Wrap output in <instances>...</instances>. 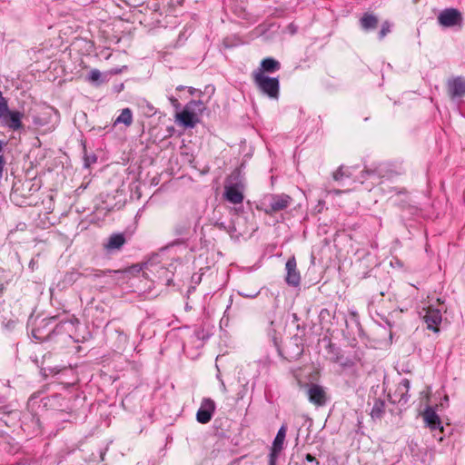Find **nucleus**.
Returning <instances> with one entry per match:
<instances>
[{
  "label": "nucleus",
  "instance_id": "nucleus-9",
  "mask_svg": "<svg viewBox=\"0 0 465 465\" xmlns=\"http://www.w3.org/2000/svg\"><path fill=\"white\" fill-rule=\"evenodd\" d=\"M307 395L310 402L317 406H323L327 401L324 389L318 384H312L307 391Z\"/></svg>",
  "mask_w": 465,
  "mask_h": 465
},
{
  "label": "nucleus",
  "instance_id": "nucleus-34",
  "mask_svg": "<svg viewBox=\"0 0 465 465\" xmlns=\"http://www.w3.org/2000/svg\"><path fill=\"white\" fill-rule=\"evenodd\" d=\"M4 148V143L0 141V153L3 151Z\"/></svg>",
  "mask_w": 465,
  "mask_h": 465
},
{
  "label": "nucleus",
  "instance_id": "nucleus-21",
  "mask_svg": "<svg viewBox=\"0 0 465 465\" xmlns=\"http://www.w3.org/2000/svg\"><path fill=\"white\" fill-rule=\"evenodd\" d=\"M9 111L7 100L3 96V94L0 91V120L4 118Z\"/></svg>",
  "mask_w": 465,
  "mask_h": 465
},
{
  "label": "nucleus",
  "instance_id": "nucleus-19",
  "mask_svg": "<svg viewBox=\"0 0 465 465\" xmlns=\"http://www.w3.org/2000/svg\"><path fill=\"white\" fill-rule=\"evenodd\" d=\"M377 24L378 19L372 15L366 14L361 19V25L365 30L375 28Z\"/></svg>",
  "mask_w": 465,
  "mask_h": 465
},
{
  "label": "nucleus",
  "instance_id": "nucleus-13",
  "mask_svg": "<svg viewBox=\"0 0 465 465\" xmlns=\"http://www.w3.org/2000/svg\"><path fill=\"white\" fill-rule=\"evenodd\" d=\"M125 243V237L123 233H114L109 238L107 242L104 244V248L108 251L120 250Z\"/></svg>",
  "mask_w": 465,
  "mask_h": 465
},
{
  "label": "nucleus",
  "instance_id": "nucleus-29",
  "mask_svg": "<svg viewBox=\"0 0 465 465\" xmlns=\"http://www.w3.org/2000/svg\"><path fill=\"white\" fill-rule=\"evenodd\" d=\"M259 292H254V293H250V292H247V293H243V292H241L240 294L243 297H247V298H255L257 295H258Z\"/></svg>",
  "mask_w": 465,
  "mask_h": 465
},
{
  "label": "nucleus",
  "instance_id": "nucleus-27",
  "mask_svg": "<svg viewBox=\"0 0 465 465\" xmlns=\"http://www.w3.org/2000/svg\"><path fill=\"white\" fill-rule=\"evenodd\" d=\"M96 162V156L91 155L84 158V166L89 167L92 163Z\"/></svg>",
  "mask_w": 465,
  "mask_h": 465
},
{
  "label": "nucleus",
  "instance_id": "nucleus-39",
  "mask_svg": "<svg viewBox=\"0 0 465 465\" xmlns=\"http://www.w3.org/2000/svg\"><path fill=\"white\" fill-rule=\"evenodd\" d=\"M114 272L119 273V272H121V271H114Z\"/></svg>",
  "mask_w": 465,
  "mask_h": 465
},
{
  "label": "nucleus",
  "instance_id": "nucleus-8",
  "mask_svg": "<svg viewBox=\"0 0 465 465\" xmlns=\"http://www.w3.org/2000/svg\"><path fill=\"white\" fill-rule=\"evenodd\" d=\"M286 277L285 281L289 285L293 287H297L301 282V275L299 271L297 270V263L294 257L288 259L286 264Z\"/></svg>",
  "mask_w": 465,
  "mask_h": 465
},
{
  "label": "nucleus",
  "instance_id": "nucleus-18",
  "mask_svg": "<svg viewBox=\"0 0 465 465\" xmlns=\"http://www.w3.org/2000/svg\"><path fill=\"white\" fill-rule=\"evenodd\" d=\"M385 413V402L381 399H377L372 406L371 416L374 420H380Z\"/></svg>",
  "mask_w": 465,
  "mask_h": 465
},
{
  "label": "nucleus",
  "instance_id": "nucleus-32",
  "mask_svg": "<svg viewBox=\"0 0 465 465\" xmlns=\"http://www.w3.org/2000/svg\"><path fill=\"white\" fill-rule=\"evenodd\" d=\"M188 90H189V93H190L191 94H193L195 93V89H194V88H193V87H189V89H188Z\"/></svg>",
  "mask_w": 465,
  "mask_h": 465
},
{
  "label": "nucleus",
  "instance_id": "nucleus-20",
  "mask_svg": "<svg viewBox=\"0 0 465 465\" xmlns=\"http://www.w3.org/2000/svg\"><path fill=\"white\" fill-rule=\"evenodd\" d=\"M123 123L126 126H130L133 123L132 111L129 108L123 109L121 114L116 118L114 124Z\"/></svg>",
  "mask_w": 465,
  "mask_h": 465
},
{
  "label": "nucleus",
  "instance_id": "nucleus-35",
  "mask_svg": "<svg viewBox=\"0 0 465 465\" xmlns=\"http://www.w3.org/2000/svg\"><path fill=\"white\" fill-rule=\"evenodd\" d=\"M177 90L181 91V90H183L184 89V86L183 85H179L177 86L176 88Z\"/></svg>",
  "mask_w": 465,
  "mask_h": 465
},
{
  "label": "nucleus",
  "instance_id": "nucleus-3",
  "mask_svg": "<svg viewBox=\"0 0 465 465\" xmlns=\"http://www.w3.org/2000/svg\"><path fill=\"white\" fill-rule=\"evenodd\" d=\"M194 110L202 113L204 110V105L202 101H191L184 108L183 112L177 114L178 120L185 127L193 128L198 123V118Z\"/></svg>",
  "mask_w": 465,
  "mask_h": 465
},
{
  "label": "nucleus",
  "instance_id": "nucleus-1",
  "mask_svg": "<svg viewBox=\"0 0 465 465\" xmlns=\"http://www.w3.org/2000/svg\"><path fill=\"white\" fill-rule=\"evenodd\" d=\"M253 82L258 90L272 100H278L280 95V82L278 77H270L262 71L253 72Z\"/></svg>",
  "mask_w": 465,
  "mask_h": 465
},
{
  "label": "nucleus",
  "instance_id": "nucleus-14",
  "mask_svg": "<svg viewBox=\"0 0 465 465\" xmlns=\"http://www.w3.org/2000/svg\"><path fill=\"white\" fill-rule=\"evenodd\" d=\"M411 387L410 381L408 379H402L401 381L399 383L397 389H396V395L399 396V402L400 403H407L410 395H409V390Z\"/></svg>",
  "mask_w": 465,
  "mask_h": 465
},
{
  "label": "nucleus",
  "instance_id": "nucleus-12",
  "mask_svg": "<svg viewBox=\"0 0 465 465\" xmlns=\"http://www.w3.org/2000/svg\"><path fill=\"white\" fill-rule=\"evenodd\" d=\"M23 117V114L18 111H9L4 118L1 120L3 121V124L6 127H8L11 130H19L22 128V122L21 119Z\"/></svg>",
  "mask_w": 465,
  "mask_h": 465
},
{
  "label": "nucleus",
  "instance_id": "nucleus-37",
  "mask_svg": "<svg viewBox=\"0 0 465 465\" xmlns=\"http://www.w3.org/2000/svg\"><path fill=\"white\" fill-rule=\"evenodd\" d=\"M4 288H5V287H4V284H3V283H0V292H3Z\"/></svg>",
  "mask_w": 465,
  "mask_h": 465
},
{
  "label": "nucleus",
  "instance_id": "nucleus-30",
  "mask_svg": "<svg viewBox=\"0 0 465 465\" xmlns=\"http://www.w3.org/2000/svg\"><path fill=\"white\" fill-rule=\"evenodd\" d=\"M373 173H374V171L366 169L361 172V179H365V174L370 175V174H373Z\"/></svg>",
  "mask_w": 465,
  "mask_h": 465
},
{
  "label": "nucleus",
  "instance_id": "nucleus-36",
  "mask_svg": "<svg viewBox=\"0 0 465 465\" xmlns=\"http://www.w3.org/2000/svg\"><path fill=\"white\" fill-rule=\"evenodd\" d=\"M55 319H56V317L54 316V317H51V318H49V319H48V321H49V322H54V321H55Z\"/></svg>",
  "mask_w": 465,
  "mask_h": 465
},
{
  "label": "nucleus",
  "instance_id": "nucleus-5",
  "mask_svg": "<svg viewBox=\"0 0 465 465\" xmlns=\"http://www.w3.org/2000/svg\"><path fill=\"white\" fill-rule=\"evenodd\" d=\"M438 22L444 27L460 25L462 22V15L456 8H446L438 15Z\"/></svg>",
  "mask_w": 465,
  "mask_h": 465
},
{
  "label": "nucleus",
  "instance_id": "nucleus-11",
  "mask_svg": "<svg viewBox=\"0 0 465 465\" xmlns=\"http://www.w3.org/2000/svg\"><path fill=\"white\" fill-rule=\"evenodd\" d=\"M448 91L451 98L465 95V79L456 77L448 81Z\"/></svg>",
  "mask_w": 465,
  "mask_h": 465
},
{
  "label": "nucleus",
  "instance_id": "nucleus-7",
  "mask_svg": "<svg viewBox=\"0 0 465 465\" xmlns=\"http://www.w3.org/2000/svg\"><path fill=\"white\" fill-rule=\"evenodd\" d=\"M421 415L425 425L429 427L431 430H439L441 432H443L444 428L441 424L440 418L436 413V411L433 407H426Z\"/></svg>",
  "mask_w": 465,
  "mask_h": 465
},
{
  "label": "nucleus",
  "instance_id": "nucleus-38",
  "mask_svg": "<svg viewBox=\"0 0 465 465\" xmlns=\"http://www.w3.org/2000/svg\"><path fill=\"white\" fill-rule=\"evenodd\" d=\"M34 337H35V339H39V337L35 334V331H34Z\"/></svg>",
  "mask_w": 465,
  "mask_h": 465
},
{
  "label": "nucleus",
  "instance_id": "nucleus-16",
  "mask_svg": "<svg viewBox=\"0 0 465 465\" xmlns=\"http://www.w3.org/2000/svg\"><path fill=\"white\" fill-rule=\"evenodd\" d=\"M286 430H287L286 426L282 425V427L279 429V430L276 434V437L272 442V449H274V450H276V451H282V450L283 448V442L285 440V436H286Z\"/></svg>",
  "mask_w": 465,
  "mask_h": 465
},
{
  "label": "nucleus",
  "instance_id": "nucleus-15",
  "mask_svg": "<svg viewBox=\"0 0 465 465\" xmlns=\"http://www.w3.org/2000/svg\"><path fill=\"white\" fill-rule=\"evenodd\" d=\"M281 67L280 63L271 57L265 58L261 62V67L257 71H262L263 74L267 73H274L278 71Z\"/></svg>",
  "mask_w": 465,
  "mask_h": 465
},
{
  "label": "nucleus",
  "instance_id": "nucleus-33",
  "mask_svg": "<svg viewBox=\"0 0 465 465\" xmlns=\"http://www.w3.org/2000/svg\"><path fill=\"white\" fill-rule=\"evenodd\" d=\"M448 401H449V397H448V395H445L443 398V402L448 403Z\"/></svg>",
  "mask_w": 465,
  "mask_h": 465
},
{
  "label": "nucleus",
  "instance_id": "nucleus-22",
  "mask_svg": "<svg viewBox=\"0 0 465 465\" xmlns=\"http://www.w3.org/2000/svg\"><path fill=\"white\" fill-rule=\"evenodd\" d=\"M351 173L349 169L344 170L342 166H341L337 171H335L332 174V177L335 181H340L343 177H350Z\"/></svg>",
  "mask_w": 465,
  "mask_h": 465
},
{
  "label": "nucleus",
  "instance_id": "nucleus-28",
  "mask_svg": "<svg viewBox=\"0 0 465 465\" xmlns=\"http://www.w3.org/2000/svg\"><path fill=\"white\" fill-rule=\"evenodd\" d=\"M305 459H306V460H308L310 462H313L314 461L316 463V465H319V461L315 459V457H313L311 454H307Z\"/></svg>",
  "mask_w": 465,
  "mask_h": 465
},
{
  "label": "nucleus",
  "instance_id": "nucleus-25",
  "mask_svg": "<svg viewBox=\"0 0 465 465\" xmlns=\"http://www.w3.org/2000/svg\"><path fill=\"white\" fill-rule=\"evenodd\" d=\"M389 32H390V24L388 22H384L382 24L381 29L379 33L380 39H382Z\"/></svg>",
  "mask_w": 465,
  "mask_h": 465
},
{
  "label": "nucleus",
  "instance_id": "nucleus-2",
  "mask_svg": "<svg viewBox=\"0 0 465 465\" xmlns=\"http://www.w3.org/2000/svg\"><path fill=\"white\" fill-rule=\"evenodd\" d=\"M292 203V199L288 194H269L262 199L260 209L265 213L272 215L287 209Z\"/></svg>",
  "mask_w": 465,
  "mask_h": 465
},
{
  "label": "nucleus",
  "instance_id": "nucleus-10",
  "mask_svg": "<svg viewBox=\"0 0 465 465\" xmlns=\"http://www.w3.org/2000/svg\"><path fill=\"white\" fill-rule=\"evenodd\" d=\"M423 319L427 323V328L429 330H431L435 332L440 331L438 325L441 322V313L439 309L429 307L426 310V313L423 316Z\"/></svg>",
  "mask_w": 465,
  "mask_h": 465
},
{
  "label": "nucleus",
  "instance_id": "nucleus-24",
  "mask_svg": "<svg viewBox=\"0 0 465 465\" xmlns=\"http://www.w3.org/2000/svg\"><path fill=\"white\" fill-rule=\"evenodd\" d=\"M101 72L97 69H93L87 76V80L92 84H98L101 79Z\"/></svg>",
  "mask_w": 465,
  "mask_h": 465
},
{
  "label": "nucleus",
  "instance_id": "nucleus-17",
  "mask_svg": "<svg viewBox=\"0 0 465 465\" xmlns=\"http://www.w3.org/2000/svg\"><path fill=\"white\" fill-rule=\"evenodd\" d=\"M191 225L192 223L189 220L178 222L173 228L174 234L180 237L187 236L190 232Z\"/></svg>",
  "mask_w": 465,
  "mask_h": 465
},
{
  "label": "nucleus",
  "instance_id": "nucleus-26",
  "mask_svg": "<svg viewBox=\"0 0 465 465\" xmlns=\"http://www.w3.org/2000/svg\"><path fill=\"white\" fill-rule=\"evenodd\" d=\"M280 452L281 451H276V450H274V449H272L271 453H270V460H269L270 465L276 464V460H277V458H278V455Z\"/></svg>",
  "mask_w": 465,
  "mask_h": 465
},
{
  "label": "nucleus",
  "instance_id": "nucleus-23",
  "mask_svg": "<svg viewBox=\"0 0 465 465\" xmlns=\"http://www.w3.org/2000/svg\"><path fill=\"white\" fill-rule=\"evenodd\" d=\"M112 272L111 270H108V271H101V270H94V269H92V270H86L85 271V273H84V276L85 277H93V278H96V277H101V276H104L107 273H110Z\"/></svg>",
  "mask_w": 465,
  "mask_h": 465
},
{
  "label": "nucleus",
  "instance_id": "nucleus-31",
  "mask_svg": "<svg viewBox=\"0 0 465 465\" xmlns=\"http://www.w3.org/2000/svg\"><path fill=\"white\" fill-rule=\"evenodd\" d=\"M169 100H170V102L172 103V104H173V106L178 107V106L180 105V104H179L178 100H177L175 97L171 96V97L169 98Z\"/></svg>",
  "mask_w": 465,
  "mask_h": 465
},
{
  "label": "nucleus",
  "instance_id": "nucleus-6",
  "mask_svg": "<svg viewBox=\"0 0 465 465\" xmlns=\"http://www.w3.org/2000/svg\"><path fill=\"white\" fill-rule=\"evenodd\" d=\"M215 403L211 399H203L201 407L196 413V420L202 424L208 423L214 412Z\"/></svg>",
  "mask_w": 465,
  "mask_h": 465
},
{
  "label": "nucleus",
  "instance_id": "nucleus-4",
  "mask_svg": "<svg viewBox=\"0 0 465 465\" xmlns=\"http://www.w3.org/2000/svg\"><path fill=\"white\" fill-rule=\"evenodd\" d=\"M244 185L242 182L232 183L230 181L228 183L224 185V193L223 197L226 201L231 203L238 204L242 203L244 195H243Z\"/></svg>",
  "mask_w": 465,
  "mask_h": 465
}]
</instances>
